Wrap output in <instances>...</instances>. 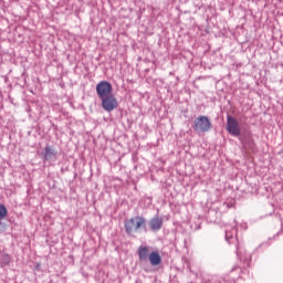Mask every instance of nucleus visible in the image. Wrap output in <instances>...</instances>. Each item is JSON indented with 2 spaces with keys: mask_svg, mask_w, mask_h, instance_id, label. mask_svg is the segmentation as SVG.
Wrapping results in <instances>:
<instances>
[{
  "mask_svg": "<svg viewBox=\"0 0 283 283\" xmlns=\"http://www.w3.org/2000/svg\"><path fill=\"white\" fill-rule=\"evenodd\" d=\"M124 229L127 235H134V233H138L140 229H147V219L140 216L127 219L124 222Z\"/></svg>",
  "mask_w": 283,
  "mask_h": 283,
  "instance_id": "obj_1",
  "label": "nucleus"
},
{
  "mask_svg": "<svg viewBox=\"0 0 283 283\" xmlns=\"http://www.w3.org/2000/svg\"><path fill=\"white\" fill-rule=\"evenodd\" d=\"M211 120L205 115L197 117L193 122V129L198 134H206L211 129Z\"/></svg>",
  "mask_w": 283,
  "mask_h": 283,
  "instance_id": "obj_2",
  "label": "nucleus"
},
{
  "mask_svg": "<svg viewBox=\"0 0 283 283\" xmlns=\"http://www.w3.org/2000/svg\"><path fill=\"white\" fill-rule=\"evenodd\" d=\"M226 129L230 136L238 137L242 134V129L240 128V124L235 117L228 115L227 116V126Z\"/></svg>",
  "mask_w": 283,
  "mask_h": 283,
  "instance_id": "obj_3",
  "label": "nucleus"
},
{
  "mask_svg": "<svg viewBox=\"0 0 283 283\" xmlns=\"http://www.w3.org/2000/svg\"><path fill=\"white\" fill-rule=\"evenodd\" d=\"M113 86L112 83L107 82V81H101L97 83L96 85V93L98 98H105L107 96H112V92H113Z\"/></svg>",
  "mask_w": 283,
  "mask_h": 283,
  "instance_id": "obj_4",
  "label": "nucleus"
},
{
  "mask_svg": "<svg viewBox=\"0 0 283 283\" xmlns=\"http://www.w3.org/2000/svg\"><path fill=\"white\" fill-rule=\"evenodd\" d=\"M102 107L105 112H114V109H118V99L116 96L108 95L106 97H102Z\"/></svg>",
  "mask_w": 283,
  "mask_h": 283,
  "instance_id": "obj_5",
  "label": "nucleus"
},
{
  "mask_svg": "<svg viewBox=\"0 0 283 283\" xmlns=\"http://www.w3.org/2000/svg\"><path fill=\"white\" fill-rule=\"evenodd\" d=\"M164 220L163 217L155 216L148 221L150 231L158 232L163 229Z\"/></svg>",
  "mask_w": 283,
  "mask_h": 283,
  "instance_id": "obj_6",
  "label": "nucleus"
},
{
  "mask_svg": "<svg viewBox=\"0 0 283 283\" xmlns=\"http://www.w3.org/2000/svg\"><path fill=\"white\" fill-rule=\"evenodd\" d=\"M137 253L140 262H147V259L151 255V253H149V247L145 245L139 247Z\"/></svg>",
  "mask_w": 283,
  "mask_h": 283,
  "instance_id": "obj_7",
  "label": "nucleus"
},
{
  "mask_svg": "<svg viewBox=\"0 0 283 283\" xmlns=\"http://www.w3.org/2000/svg\"><path fill=\"white\" fill-rule=\"evenodd\" d=\"M151 266H158L163 262V258L160 256V253L158 252H151L148 258Z\"/></svg>",
  "mask_w": 283,
  "mask_h": 283,
  "instance_id": "obj_8",
  "label": "nucleus"
},
{
  "mask_svg": "<svg viewBox=\"0 0 283 283\" xmlns=\"http://www.w3.org/2000/svg\"><path fill=\"white\" fill-rule=\"evenodd\" d=\"M8 216V209L4 205L0 203V218H6Z\"/></svg>",
  "mask_w": 283,
  "mask_h": 283,
  "instance_id": "obj_9",
  "label": "nucleus"
},
{
  "mask_svg": "<svg viewBox=\"0 0 283 283\" xmlns=\"http://www.w3.org/2000/svg\"><path fill=\"white\" fill-rule=\"evenodd\" d=\"M52 154H54L52 151V148L50 146H46L45 147V153H44V157L48 159V158H52Z\"/></svg>",
  "mask_w": 283,
  "mask_h": 283,
  "instance_id": "obj_10",
  "label": "nucleus"
},
{
  "mask_svg": "<svg viewBox=\"0 0 283 283\" xmlns=\"http://www.w3.org/2000/svg\"><path fill=\"white\" fill-rule=\"evenodd\" d=\"M2 262H3V264H10V256H9V254H3L2 255Z\"/></svg>",
  "mask_w": 283,
  "mask_h": 283,
  "instance_id": "obj_11",
  "label": "nucleus"
},
{
  "mask_svg": "<svg viewBox=\"0 0 283 283\" xmlns=\"http://www.w3.org/2000/svg\"><path fill=\"white\" fill-rule=\"evenodd\" d=\"M231 238H233V234L227 230L226 231V240L229 241Z\"/></svg>",
  "mask_w": 283,
  "mask_h": 283,
  "instance_id": "obj_12",
  "label": "nucleus"
},
{
  "mask_svg": "<svg viewBox=\"0 0 283 283\" xmlns=\"http://www.w3.org/2000/svg\"><path fill=\"white\" fill-rule=\"evenodd\" d=\"M232 233H238V231L235 229H232Z\"/></svg>",
  "mask_w": 283,
  "mask_h": 283,
  "instance_id": "obj_13",
  "label": "nucleus"
}]
</instances>
